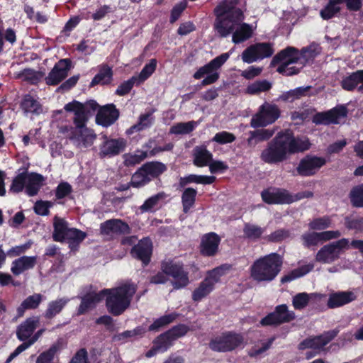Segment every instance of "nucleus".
Segmentation results:
<instances>
[{
  "label": "nucleus",
  "mask_w": 363,
  "mask_h": 363,
  "mask_svg": "<svg viewBox=\"0 0 363 363\" xmlns=\"http://www.w3.org/2000/svg\"><path fill=\"white\" fill-rule=\"evenodd\" d=\"M239 0H223L214 9L216 19L213 28L218 36L225 38L230 34L235 44L243 43L253 35L251 25L242 23L245 16L237 7Z\"/></svg>",
  "instance_id": "f257e3e1"
},
{
  "label": "nucleus",
  "mask_w": 363,
  "mask_h": 363,
  "mask_svg": "<svg viewBox=\"0 0 363 363\" xmlns=\"http://www.w3.org/2000/svg\"><path fill=\"white\" fill-rule=\"evenodd\" d=\"M311 147L306 137H296L292 130L279 132L262 151L260 159L265 163L276 164L288 159L289 155L308 150Z\"/></svg>",
  "instance_id": "f03ea898"
},
{
  "label": "nucleus",
  "mask_w": 363,
  "mask_h": 363,
  "mask_svg": "<svg viewBox=\"0 0 363 363\" xmlns=\"http://www.w3.org/2000/svg\"><path fill=\"white\" fill-rule=\"evenodd\" d=\"M311 47L303 48L299 51L294 47H287L274 56L271 66L278 65L277 71L286 76L297 74L304 67L307 58L315 57Z\"/></svg>",
  "instance_id": "7ed1b4c3"
},
{
  "label": "nucleus",
  "mask_w": 363,
  "mask_h": 363,
  "mask_svg": "<svg viewBox=\"0 0 363 363\" xmlns=\"http://www.w3.org/2000/svg\"><path fill=\"white\" fill-rule=\"evenodd\" d=\"M136 291V285L130 282H126L116 288L102 290L103 296L106 295L107 311L114 316L123 314L129 308Z\"/></svg>",
  "instance_id": "20e7f679"
},
{
  "label": "nucleus",
  "mask_w": 363,
  "mask_h": 363,
  "mask_svg": "<svg viewBox=\"0 0 363 363\" xmlns=\"http://www.w3.org/2000/svg\"><path fill=\"white\" fill-rule=\"evenodd\" d=\"M283 257L276 252L261 257L250 267V278L258 283L273 281L281 270Z\"/></svg>",
  "instance_id": "39448f33"
},
{
  "label": "nucleus",
  "mask_w": 363,
  "mask_h": 363,
  "mask_svg": "<svg viewBox=\"0 0 363 363\" xmlns=\"http://www.w3.org/2000/svg\"><path fill=\"white\" fill-rule=\"evenodd\" d=\"M231 269L230 264H222L207 272L205 279L192 292V300L200 301L209 295L215 288V285L220 281V279Z\"/></svg>",
  "instance_id": "423d86ee"
},
{
  "label": "nucleus",
  "mask_w": 363,
  "mask_h": 363,
  "mask_svg": "<svg viewBox=\"0 0 363 363\" xmlns=\"http://www.w3.org/2000/svg\"><path fill=\"white\" fill-rule=\"evenodd\" d=\"M229 57V53L225 52L215 57L206 65L201 67L194 74L193 77L195 79L203 78L201 83L202 86L210 85L216 82L220 77L219 69Z\"/></svg>",
  "instance_id": "0eeeda50"
},
{
  "label": "nucleus",
  "mask_w": 363,
  "mask_h": 363,
  "mask_svg": "<svg viewBox=\"0 0 363 363\" xmlns=\"http://www.w3.org/2000/svg\"><path fill=\"white\" fill-rule=\"evenodd\" d=\"M244 341L241 334L233 331H226L213 337L208 344L209 348L218 352H228L235 350Z\"/></svg>",
  "instance_id": "6e6552de"
},
{
  "label": "nucleus",
  "mask_w": 363,
  "mask_h": 363,
  "mask_svg": "<svg viewBox=\"0 0 363 363\" xmlns=\"http://www.w3.org/2000/svg\"><path fill=\"white\" fill-rule=\"evenodd\" d=\"M350 248L348 239L342 238L321 247L316 254L315 260L321 263H332Z\"/></svg>",
  "instance_id": "1a4fd4ad"
},
{
  "label": "nucleus",
  "mask_w": 363,
  "mask_h": 363,
  "mask_svg": "<svg viewBox=\"0 0 363 363\" xmlns=\"http://www.w3.org/2000/svg\"><path fill=\"white\" fill-rule=\"evenodd\" d=\"M161 269L172 278L171 283L174 289H181L189 285V272L184 269L182 263L172 260L163 261L161 263Z\"/></svg>",
  "instance_id": "9d476101"
},
{
  "label": "nucleus",
  "mask_w": 363,
  "mask_h": 363,
  "mask_svg": "<svg viewBox=\"0 0 363 363\" xmlns=\"http://www.w3.org/2000/svg\"><path fill=\"white\" fill-rule=\"evenodd\" d=\"M280 114L281 111L277 105L265 102L252 117L250 126L257 128L272 124L280 117Z\"/></svg>",
  "instance_id": "9b49d317"
},
{
  "label": "nucleus",
  "mask_w": 363,
  "mask_h": 363,
  "mask_svg": "<svg viewBox=\"0 0 363 363\" xmlns=\"http://www.w3.org/2000/svg\"><path fill=\"white\" fill-rule=\"evenodd\" d=\"M274 50L273 44L270 43H258L250 45L243 50L241 55L242 60L245 63H252L273 55Z\"/></svg>",
  "instance_id": "f8f14e48"
},
{
  "label": "nucleus",
  "mask_w": 363,
  "mask_h": 363,
  "mask_svg": "<svg viewBox=\"0 0 363 363\" xmlns=\"http://www.w3.org/2000/svg\"><path fill=\"white\" fill-rule=\"evenodd\" d=\"M295 319V313L293 311H290L286 304H281L277 306L273 312L263 318L260 321V324L264 326H277L290 323Z\"/></svg>",
  "instance_id": "ddd939ff"
},
{
  "label": "nucleus",
  "mask_w": 363,
  "mask_h": 363,
  "mask_svg": "<svg viewBox=\"0 0 363 363\" xmlns=\"http://www.w3.org/2000/svg\"><path fill=\"white\" fill-rule=\"evenodd\" d=\"M264 202L267 204H289L296 201L294 196L285 189L268 188L261 193Z\"/></svg>",
  "instance_id": "4468645a"
},
{
  "label": "nucleus",
  "mask_w": 363,
  "mask_h": 363,
  "mask_svg": "<svg viewBox=\"0 0 363 363\" xmlns=\"http://www.w3.org/2000/svg\"><path fill=\"white\" fill-rule=\"evenodd\" d=\"M339 330L335 329L324 332L323 334L317 336H313L306 338L301 341L298 346V350L306 349L322 350L338 334Z\"/></svg>",
  "instance_id": "2eb2a0df"
},
{
  "label": "nucleus",
  "mask_w": 363,
  "mask_h": 363,
  "mask_svg": "<svg viewBox=\"0 0 363 363\" xmlns=\"http://www.w3.org/2000/svg\"><path fill=\"white\" fill-rule=\"evenodd\" d=\"M326 163L324 157L306 155L302 158L296 167V172L301 177H311Z\"/></svg>",
  "instance_id": "dca6fc26"
},
{
  "label": "nucleus",
  "mask_w": 363,
  "mask_h": 363,
  "mask_svg": "<svg viewBox=\"0 0 363 363\" xmlns=\"http://www.w3.org/2000/svg\"><path fill=\"white\" fill-rule=\"evenodd\" d=\"M104 142L100 145L99 155L101 157H111L123 152L127 146V140L123 138H108L103 136Z\"/></svg>",
  "instance_id": "f3484780"
},
{
  "label": "nucleus",
  "mask_w": 363,
  "mask_h": 363,
  "mask_svg": "<svg viewBox=\"0 0 363 363\" xmlns=\"http://www.w3.org/2000/svg\"><path fill=\"white\" fill-rule=\"evenodd\" d=\"M347 116V108L345 106H337L330 111L318 113L313 117L316 124H337Z\"/></svg>",
  "instance_id": "a211bd4d"
},
{
  "label": "nucleus",
  "mask_w": 363,
  "mask_h": 363,
  "mask_svg": "<svg viewBox=\"0 0 363 363\" xmlns=\"http://www.w3.org/2000/svg\"><path fill=\"white\" fill-rule=\"evenodd\" d=\"M100 233L103 235L113 237L129 234L130 228L129 225L121 219H109L100 224Z\"/></svg>",
  "instance_id": "6ab92c4d"
},
{
  "label": "nucleus",
  "mask_w": 363,
  "mask_h": 363,
  "mask_svg": "<svg viewBox=\"0 0 363 363\" xmlns=\"http://www.w3.org/2000/svg\"><path fill=\"white\" fill-rule=\"evenodd\" d=\"M73 131L74 133L69 135V139L79 148L91 146L96 138L94 130L86 125H82L81 128L74 127Z\"/></svg>",
  "instance_id": "aec40b11"
},
{
  "label": "nucleus",
  "mask_w": 363,
  "mask_h": 363,
  "mask_svg": "<svg viewBox=\"0 0 363 363\" xmlns=\"http://www.w3.org/2000/svg\"><path fill=\"white\" fill-rule=\"evenodd\" d=\"M71 67L69 59H62L57 62L48 75L45 77L48 85L55 86L64 80L68 75Z\"/></svg>",
  "instance_id": "412c9836"
},
{
  "label": "nucleus",
  "mask_w": 363,
  "mask_h": 363,
  "mask_svg": "<svg viewBox=\"0 0 363 363\" xmlns=\"http://www.w3.org/2000/svg\"><path fill=\"white\" fill-rule=\"evenodd\" d=\"M152 253V243L148 238L140 240L130 250L132 257L140 260L144 265H147L150 263Z\"/></svg>",
  "instance_id": "4be33fe9"
},
{
  "label": "nucleus",
  "mask_w": 363,
  "mask_h": 363,
  "mask_svg": "<svg viewBox=\"0 0 363 363\" xmlns=\"http://www.w3.org/2000/svg\"><path fill=\"white\" fill-rule=\"evenodd\" d=\"M119 116V111L114 104H107L100 107L96 116V122L104 127H108L118 119Z\"/></svg>",
  "instance_id": "5701e85b"
},
{
  "label": "nucleus",
  "mask_w": 363,
  "mask_h": 363,
  "mask_svg": "<svg viewBox=\"0 0 363 363\" xmlns=\"http://www.w3.org/2000/svg\"><path fill=\"white\" fill-rule=\"evenodd\" d=\"M357 298V295L353 291L332 292L329 294L327 306L332 309L340 308L355 301Z\"/></svg>",
  "instance_id": "b1692460"
},
{
  "label": "nucleus",
  "mask_w": 363,
  "mask_h": 363,
  "mask_svg": "<svg viewBox=\"0 0 363 363\" xmlns=\"http://www.w3.org/2000/svg\"><path fill=\"white\" fill-rule=\"evenodd\" d=\"M84 108L85 107H84L82 103L75 100L67 104L64 106V109L67 112L73 113L74 117L72 120L74 127L81 128L82 125H86L89 116Z\"/></svg>",
  "instance_id": "393cba45"
},
{
  "label": "nucleus",
  "mask_w": 363,
  "mask_h": 363,
  "mask_svg": "<svg viewBox=\"0 0 363 363\" xmlns=\"http://www.w3.org/2000/svg\"><path fill=\"white\" fill-rule=\"evenodd\" d=\"M220 238L215 233L205 234L200 245L201 253L204 256H214L218 250Z\"/></svg>",
  "instance_id": "a878e982"
},
{
  "label": "nucleus",
  "mask_w": 363,
  "mask_h": 363,
  "mask_svg": "<svg viewBox=\"0 0 363 363\" xmlns=\"http://www.w3.org/2000/svg\"><path fill=\"white\" fill-rule=\"evenodd\" d=\"M103 298L102 291L97 293L96 291H89L80 296L81 303L77 309L78 315H83L89 310L94 308L98 303Z\"/></svg>",
  "instance_id": "bb28decb"
},
{
  "label": "nucleus",
  "mask_w": 363,
  "mask_h": 363,
  "mask_svg": "<svg viewBox=\"0 0 363 363\" xmlns=\"http://www.w3.org/2000/svg\"><path fill=\"white\" fill-rule=\"evenodd\" d=\"M340 84L346 91H351L357 89L359 93L363 94V69L354 72L343 78Z\"/></svg>",
  "instance_id": "cd10ccee"
},
{
  "label": "nucleus",
  "mask_w": 363,
  "mask_h": 363,
  "mask_svg": "<svg viewBox=\"0 0 363 363\" xmlns=\"http://www.w3.org/2000/svg\"><path fill=\"white\" fill-rule=\"evenodd\" d=\"M324 297L325 295L321 294L301 292L293 297L292 305L296 310L301 311L304 309L308 304L316 303Z\"/></svg>",
  "instance_id": "c85d7f7f"
},
{
  "label": "nucleus",
  "mask_w": 363,
  "mask_h": 363,
  "mask_svg": "<svg viewBox=\"0 0 363 363\" xmlns=\"http://www.w3.org/2000/svg\"><path fill=\"white\" fill-rule=\"evenodd\" d=\"M39 323L38 317H30L27 318L16 329V336L20 341L28 340L38 326Z\"/></svg>",
  "instance_id": "c756f323"
},
{
  "label": "nucleus",
  "mask_w": 363,
  "mask_h": 363,
  "mask_svg": "<svg viewBox=\"0 0 363 363\" xmlns=\"http://www.w3.org/2000/svg\"><path fill=\"white\" fill-rule=\"evenodd\" d=\"M36 263V256H22L12 262L11 272L13 275L18 276L25 271L33 269Z\"/></svg>",
  "instance_id": "7c9ffc66"
},
{
  "label": "nucleus",
  "mask_w": 363,
  "mask_h": 363,
  "mask_svg": "<svg viewBox=\"0 0 363 363\" xmlns=\"http://www.w3.org/2000/svg\"><path fill=\"white\" fill-rule=\"evenodd\" d=\"M20 107L26 114L39 115L43 113V106L38 101V98L30 94L23 96Z\"/></svg>",
  "instance_id": "2f4dec72"
},
{
  "label": "nucleus",
  "mask_w": 363,
  "mask_h": 363,
  "mask_svg": "<svg viewBox=\"0 0 363 363\" xmlns=\"http://www.w3.org/2000/svg\"><path fill=\"white\" fill-rule=\"evenodd\" d=\"M194 164L202 167L208 166L213 159V155L206 146L200 145L194 147L193 150Z\"/></svg>",
  "instance_id": "473e14b6"
},
{
  "label": "nucleus",
  "mask_w": 363,
  "mask_h": 363,
  "mask_svg": "<svg viewBox=\"0 0 363 363\" xmlns=\"http://www.w3.org/2000/svg\"><path fill=\"white\" fill-rule=\"evenodd\" d=\"M274 133V129L262 128L250 131V137L247 140V145L250 147H255L258 143L271 138Z\"/></svg>",
  "instance_id": "72a5a7b5"
},
{
  "label": "nucleus",
  "mask_w": 363,
  "mask_h": 363,
  "mask_svg": "<svg viewBox=\"0 0 363 363\" xmlns=\"http://www.w3.org/2000/svg\"><path fill=\"white\" fill-rule=\"evenodd\" d=\"M43 298V296L40 294H34L28 296L17 308V316L15 320L23 316L25 311L37 308L42 302Z\"/></svg>",
  "instance_id": "f704fd0d"
},
{
  "label": "nucleus",
  "mask_w": 363,
  "mask_h": 363,
  "mask_svg": "<svg viewBox=\"0 0 363 363\" xmlns=\"http://www.w3.org/2000/svg\"><path fill=\"white\" fill-rule=\"evenodd\" d=\"M345 0H328V3L320 10V16L323 20H330L337 16L342 9Z\"/></svg>",
  "instance_id": "c9c22d12"
},
{
  "label": "nucleus",
  "mask_w": 363,
  "mask_h": 363,
  "mask_svg": "<svg viewBox=\"0 0 363 363\" xmlns=\"http://www.w3.org/2000/svg\"><path fill=\"white\" fill-rule=\"evenodd\" d=\"M43 177L38 173L27 174L26 192L29 196L36 195L43 185Z\"/></svg>",
  "instance_id": "e433bc0d"
},
{
  "label": "nucleus",
  "mask_w": 363,
  "mask_h": 363,
  "mask_svg": "<svg viewBox=\"0 0 363 363\" xmlns=\"http://www.w3.org/2000/svg\"><path fill=\"white\" fill-rule=\"evenodd\" d=\"M54 231L52 233V238L56 242H63L65 240L66 234L69 228L67 222L57 216H55L53 220Z\"/></svg>",
  "instance_id": "4c0bfd02"
},
{
  "label": "nucleus",
  "mask_w": 363,
  "mask_h": 363,
  "mask_svg": "<svg viewBox=\"0 0 363 363\" xmlns=\"http://www.w3.org/2000/svg\"><path fill=\"white\" fill-rule=\"evenodd\" d=\"M154 119L152 112L141 114L139 116L138 122L126 130V135H130L150 127L154 122Z\"/></svg>",
  "instance_id": "58836bf2"
},
{
  "label": "nucleus",
  "mask_w": 363,
  "mask_h": 363,
  "mask_svg": "<svg viewBox=\"0 0 363 363\" xmlns=\"http://www.w3.org/2000/svg\"><path fill=\"white\" fill-rule=\"evenodd\" d=\"M68 302L69 299L67 298H61L49 302L43 314L44 317L46 319H52L62 311Z\"/></svg>",
  "instance_id": "ea45409f"
},
{
  "label": "nucleus",
  "mask_w": 363,
  "mask_h": 363,
  "mask_svg": "<svg viewBox=\"0 0 363 363\" xmlns=\"http://www.w3.org/2000/svg\"><path fill=\"white\" fill-rule=\"evenodd\" d=\"M145 333V329L142 326H138L130 330H125L123 333L114 335L112 337V341L117 343H124L133 338L142 336Z\"/></svg>",
  "instance_id": "a19ab883"
},
{
  "label": "nucleus",
  "mask_w": 363,
  "mask_h": 363,
  "mask_svg": "<svg viewBox=\"0 0 363 363\" xmlns=\"http://www.w3.org/2000/svg\"><path fill=\"white\" fill-rule=\"evenodd\" d=\"M215 181L216 177L214 176L189 174L186 177L180 178L179 185L181 187H184L191 183L211 184H213Z\"/></svg>",
  "instance_id": "79ce46f5"
},
{
  "label": "nucleus",
  "mask_w": 363,
  "mask_h": 363,
  "mask_svg": "<svg viewBox=\"0 0 363 363\" xmlns=\"http://www.w3.org/2000/svg\"><path fill=\"white\" fill-rule=\"evenodd\" d=\"M112 69L107 65H103L100 67L99 73L96 74L95 77L93 78L90 85L91 86H94L99 84H109L112 80Z\"/></svg>",
  "instance_id": "37998d69"
},
{
  "label": "nucleus",
  "mask_w": 363,
  "mask_h": 363,
  "mask_svg": "<svg viewBox=\"0 0 363 363\" xmlns=\"http://www.w3.org/2000/svg\"><path fill=\"white\" fill-rule=\"evenodd\" d=\"M143 171L144 170L151 181L153 178H157L164 172L166 171V166L160 162H150L144 164L143 166Z\"/></svg>",
  "instance_id": "c03bdc74"
},
{
  "label": "nucleus",
  "mask_w": 363,
  "mask_h": 363,
  "mask_svg": "<svg viewBox=\"0 0 363 363\" xmlns=\"http://www.w3.org/2000/svg\"><path fill=\"white\" fill-rule=\"evenodd\" d=\"M44 332V329L39 330L37 331L27 342L21 344L17 348L10 354L5 363H10L14 358H16L22 352L26 350L30 346L33 345L42 335Z\"/></svg>",
  "instance_id": "a18cd8bd"
},
{
  "label": "nucleus",
  "mask_w": 363,
  "mask_h": 363,
  "mask_svg": "<svg viewBox=\"0 0 363 363\" xmlns=\"http://www.w3.org/2000/svg\"><path fill=\"white\" fill-rule=\"evenodd\" d=\"M198 124L199 123L194 121L186 123H177L170 128L169 133L174 135H186L191 133Z\"/></svg>",
  "instance_id": "49530a36"
},
{
  "label": "nucleus",
  "mask_w": 363,
  "mask_h": 363,
  "mask_svg": "<svg viewBox=\"0 0 363 363\" xmlns=\"http://www.w3.org/2000/svg\"><path fill=\"white\" fill-rule=\"evenodd\" d=\"M314 264L312 263L303 265L292 270L290 273L281 277L282 283L291 281L297 278L301 277L313 270Z\"/></svg>",
  "instance_id": "de8ad7c7"
},
{
  "label": "nucleus",
  "mask_w": 363,
  "mask_h": 363,
  "mask_svg": "<svg viewBox=\"0 0 363 363\" xmlns=\"http://www.w3.org/2000/svg\"><path fill=\"white\" fill-rule=\"evenodd\" d=\"M311 89V86H300L283 93L281 95L280 99L283 101H294L296 99H301V97L307 96Z\"/></svg>",
  "instance_id": "09e8293b"
},
{
  "label": "nucleus",
  "mask_w": 363,
  "mask_h": 363,
  "mask_svg": "<svg viewBox=\"0 0 363 363\" xmlns=\"http://www.w3.org/2000/svg\"><path fill=\"white\" fill-rule=\"evenodd\" d=\"M86 237V233L77 228H69L66 234L69 247L73 249L78 246Z\"/></svg>",
  "instance_id": "8fccbe9b"
},
{
  "label": "nucleus",
  "mask_w": 363,
  "mask_h": 363,
  "mask_svg": "<svg viewBox=\"0 0 363 363\" xmlns=\"http://www.w3.org/2000/svg\"><path fill=\"white\" fill-rule=\"evenodd\" d=\"M197 191L196 189L189 187L184 189L182 195L183 211L188 213L195 203Z\"/></svg>",
  "instance_id": "3c124183"
},
{
  "label": "nucleus",
  "mask_w": 363,
  "mask_h": 363,
  "mask_svg": "<svg viewBox=\"0 0 363 363\" xmlns=\"http://www.w3.org/2000/svg\"><path fill=\"white\" fill-rule=\"evenodd\" d=\"M264 231V228L249 223H245L243 227L244 237L251 240L259 239Z\"/></svg>",
  "instance_id": "603ef678"
},
{
  "label": "nucleus",
  "mask_w": 363,
  "mask_h": 363,
  "mask_svg": "<svg viewBox=\"0 0 363 363\" xmlns=\"http://www.w3.org/2000/svg\"><path fill=\"white\" fill-rule=\"evenodd\" d=\"M177 317V314L171 313L164 315L157 319H156L152 324L149 326L148 330L150 331H159L162 328L172 323Z\"/></svg>",
  "instance_id": "864d4df0"
},
{
  "label": "nucleus",
  "mask_w": 363,
  "mask_h": 363,
  "mask_svg": "<svg viewBox=\"0 0 363 363\" xmlns=\"http://www.w3.org/2000/svg\"><path fill=\"white\" fill-rule=\"evenodd\" d=\"M166 197L167 194L164 192H159L147 199L140 207V209L142 212L150 211L153 208L157 206L160 201L164 200Z\"/></svg>",
  "instance_id": "5fc2aeb1"
},
{
  "label": "nucleus",
  "mask_w": 363,
  "mask_h": 363,
  "mask_svg": "<svg viewBox=\"0 0 363 363\" xmlns=\"http://www.w3.org/2000/svg\"><path fill=\"white\" fill-rule=\"evenodd\" d=\"M18 77L32 84L38 83L43 77V73L32 69H25L18 74Z\"/></svg>",
  "instance_id": "6e6d98bb"
},
{
  "label": "nucleus",
  "mask_w": 363,
  "mask_h": 363,
  "mask_svg": "<svg viewBox=\"0 0 363 363\" xmlns=\"http://www.w3.org/2000/svg\"><path fill=\"white\" fill-rule=\"evenodd\" d=\"M349 197L354 207H363V184L353 187Z\"/></svg>",
  "instance_id": "4d7b16f0"
},
{
  "label": "nucleus",
  "mask_w": 363,
  "mask_h": 363,
  "mask_svg": "<svg viewBox=\"0 0 363 363\" xmlns=\"http://www.w3.org/2000/svg\"><path fill=\"white\" fill-rule=\"evenodd\" d=\"M150 182L143 167L139 168L132 176L130 184L133 187L140 188Z\"/></svg>",
  "instance_id": "13d9d810"
},
{
  "label": "nucleus",
  "mask_w": 363,
  "mask_h": 363,
  "mask_svg": "<svg viewBox=\"0 0 363 363\" xmlns=\"http://www.w3.org/2000/svg\"><path fill=\"white\" fill-rule=\"evenodd\" d=\"M272 88V84L267 80L256 81L247 87V93L257 94L269 91Z\"/></svg>",
  "instance_id": "bf43d9fd"
},
{
  "label": "nucleus",
  "mask_w": 363,
  "mask_h": 363,
  "mask_svg": "<svg viewBox=\"0 0 363 363\" xmlns=\"http://www.w3.org/2000/svg\"><path fill=\"white\" fill-rule=\"evenodd\" d=\"M157 67L156 59H151L150 62L145 65L137 77L138 84L143 83L148 79L155 71Z\"/></svg>",
  "instance_id": "052dcab7"
},
{
  "label": "nucleus",
  "mask_w": 363,
  "mask_h": 363,
  "mask_svg": "<svg viewBox=\"0 0 363 363\" xmlns=\"http://www.w3.org/2000/svg\"><path fill=\"white\" fill-rule=\"evenodd\" d=\"M26 171L18 174L12 181L9 191L13 193L21 192L26 185Z\"/></svg>",
  "instance_id": "680f3d73"
},
{
  "label": "nucleus",
  "mask_w": 363,
  "mask_h": 363,
  "mask_svg": "<svg viewBox=\"0 0 363 363\" xmlns=\"http://www.w3.org/2000/svg\"><path fill=\"white\" fill-rule=\"evenodd\" d=\"M301 239L304 247L310 248L316 246L319 242H323L320 233H306L302 235Z\"/></svg>",
  "instance_id": "e2e57ef3"
},
{
  "label": "nucleus",
  "mask_w": 363,
  "mask_h": 363,
  "mask_svg": "<svg viewBox=\"0 0 363 363\" xmlns=\"http://www.w3.org/2000/svg\"><path fill=\"white\" fill-rule=\"evenodd\" d=\"M173 341H174L173 338L170 335H167V332H165L159 335L154 341V343L157 346V349L164 352L172 346Z\"/></svg>",
  "instance_id": "0e129e2a"
},
{
  "label": "nucleus",
  "mask_w": 363,
  "mask_h": 363,
  "mask_svg": "<svg viewBox=\"0 0 363 363\" xmlns=\"http://www.w3.org/2000/svg\"><path fill=\"white\" fill-rule=\"evenodd\" d=\"M135 83L138 84L137 77L136 76H133L128 80L121 83L118 86L115 92L116 94L118 96H125L128 94L130 91V90L132 89Z\"/></svg>",
  "instance_id": "69168bd1"
},
{
  "label": "nucleus",
  "mask_w": 363,
  "mask_h": 363,
  "mask_svg": "<svg viewBox=\"0 0 363 363\" xmlns=\"http://www.w3.org/2000/svg\"><path fill=\"white\" fill-rule=\"evenodd\" d=\"M148 157L147 151L138 150L136 154L126 155L125 164L127 166H132L140 163Z\"/></svg>",
  "instance_id": "338daca9"
},
{
  "label": "nucleus",
  "mask_w": 363,
  "mask_h": 363,
  "mask_svg": "<svg viewBox=\"0 0 363 363\" xmlns=\"http://www.w3.org/2000/svg\"><path fill=\"white\" fill-rule=\"evenodd\" d=\"M235 136L234 134L227 132V131H221L217 133L214 137L212 138L213 142H216L218 144H227L233 143L235 140Z\"/></svg>",
  "instance_id": "774afa93"
}]
</instances>
